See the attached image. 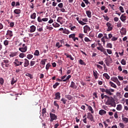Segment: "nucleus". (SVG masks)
Listing matches in <instances>:
<instances>
[{
    "label": "nucleus",
    "mask_w": 128,
    "mask_h": 128,
    "mask_svg": "<svg viewBox=\"0 0 128 128\" xmlns=\"http://www.w3.org/2000/svg\"><path fill=\"white\" fill-rule=\"evenodd\" d=\"M42 22H48V18H43L42 19Z\"/></svg>",
    "instance_id": "774afa93"
},
{
    "label": "nucleus",
    "mask_w": 128,
    "mask_h": 128,
    "mask_svg": "<svg viewBox=\"0 0 128 128\" xmlns=\"http://www.w3.org/2000/svg\"><path fill=\"white\" fill-rule=\"evenodd\" d=\"M103 18H104V20H106V22H108V20H110V18H108V16H105L104 15H103Z\"/></svg>",
    "instance_id": "de8ad7c7"
},
{
    "label": "nucleus",
    "mask_w": 128,
    "mask_h": 128,
    "mask_svg": "<svg viewBox=\"0 0 128 128\" xmlns=\"http://www.w3.org/2000/svg\"><path fill=\"white\" fill-rule=\"evenodd\" d=\"M124 14H122L120 17V20H122V22H124L126 20V16H124Z\"/></svg>",
    "instance_id": "f8f14e48"
},
{
    "label": "nucleus",
    "mask_w": 128,
    "mask_h": 128,
    "mask_svg": "<svg viewBox=\"0 0 128 128\" xmlns=\"http://www.w3.org/2000/svg\"><path fill=\"white\" fill-rule=\"evenodd\" d=\"M122 104H119L117 105V107H116L117 110H122Z\"/></svg>",
    "instance_id": "bb28decb"
},
{
    "label": "nucleus",
    "mask_w": 128,
    "mask_h": 128,
    "mask_svg": "<svg viewBox=\"0 0 128 128\" xmlns=\"http://www.w3.org/2000/svg\"><path fill=\"white\" fill-rule=\"evenodd\" d=\"M37 30L38 32H42V30H44V29L42 28V27H41V28H38Z\"/></svg>",
    "instance_id": "69168bd1"
},
{
    "label": "nucleus",
    "mask_w": 128,
    "mask_h": 128,
    "mask_svg": "<svg viewBox=\"0 0 128 128\" xmlns=\"http://www.w3.org/2000/svg\"><path fill=\"white\" fill-rule=\"evenodd\" d=\"M34 56H40V51H38V50H36L35 52H34Z\"/></svg>",
    "instance_id": "f704fd0d"
},
{
    "label": "nucleus",
    "mask_w": 128,
    "mask_h": 128,
    "mask_svg": "<svg viewBox=\"0 0 128 128\" xmlns=\"http://www.w3.org/2000/svg\"><path fill=\"white\" fill-rule=\"evenodd\" d=\"M79 62H80V64H81V65L86 66V62H84V60H82V59L80 60Z\"/></svg>",
    "instance_id": "c9c22d12"
},
{
    "label": "nucleus",
    "mask_w": 128,
    "mask_h": 128,
    "mask_svg": "<svg viewBox=\"0 0 128 128\" xmlns=\"http://www.w3.org/2000/svg\"><path fill=\"white\" fill-rule=\"evenodd\" d=\"M56 10L57 12H66V9L62 7V8H59L58 7H56Z\"/></svg>",
    "instance_id": "ddd939ff"
},
{
    "label": "nucleus",
    "mask_w": 128,
    "mask_h": 128,
    "mask_svg": "<svg viewBox=\"0 0 128 128\" xmlns=\"http://www.w3.org/2000/svg\"><path fill=\"white\" fill-rule=\"evenodd\" d=\"M26 76H28V78H33L34 77L32 76V75H31L30 74H26Z\"/></svg>",
    "instance_id": "13d9d810"
},
{
    "label": "nucleus",
    "mask_w": 128,
    "mask_h": 128,
    "mask_svg": "<svg viewBox=\"0 0 128 128\" xmlns=\"http://www.w3.org/2000/svg\"><path fill=\"white\" fill-rule=\"evenodd\" d=\"M4 78H0V84H4Z\"/></svg>",
    "instance_id": "680f3d73"
},
{
    "label": "nucleus",
    "mask_w": 128,
    "mask_h": 128,
    "mask_svg": "<svg viewBox=\"0 0 128 128\" xmlns=\"http://www.w3.org/2000/svg\"><path fill=\"white\" fill-rule=\"evenodd\" d=\"M36 30V27L34 25H32L30 26V32H34Z\"/></svg>",
    "instance_id": "2eb2a0df"
},
{
    "label": "nucleus",
    "mask_w": 128,
    "mask_h": 128,
    "mask_svg": "<svg viewBox=\"0 0 128 128\" xmlns=\"http://www.w3.org/2000/svg\"><path fill=\"white\" fill-rule=\"evenodd\" d=\"M83 2H85L86 6H88V4H90V2L88 0H83Z\"/></svg>",
    "instance_id": "8fccbe9b"
},
{
    "label": "nucleus",
    "mask_w": 128,
    "mask_h": 128,
    "mask_svg": "<svg viewBox=\"0 0 128 128\" xmlns=\"http://www.w3.org/2000/svg\"><path fill=\"white\" fill-rule=\"evenodd\" d=\"M120 10L121 12H124V8L122 6H120L119 7Z\"/></svg>",
    "instance_id": "603ef678"
},
{
    "label": "nucleus",
    "mask_w": 128,
    "mask_h": 128,
    "mask_svg": "<svg viewBox=\"0 0 128 128\" xmlns=\"http://www.w3.org/2000/svg\"><path fill=\"white\" fill-rule=\"evenodd\" d=\"M107 48H112V44L111 43H108L106 44Z\"/></svg>",
    "instance_id": "49530a36"
},
{
    "label": "nucleus",
    "mask_w": 128,
    "mask_h": 128,
    "mask_svg": "<svg viewBox=\"0 0 128 128\" xmlns=\"http://www.w3.org/2000/svg\"><path fill=\"white\" fill-rule=\"evenodd\" d=\"M106 52H107L108 54H112V50H110V49H107Z\"/></svg>",
    "instance_id": "bf43d9fd"
},
{
    "label": "nucleus",
    "mask_w": 128,
    "mask_h": 128,
    "mask_svg": "<svg viewBox=\"0 0 128 128\" xmlns=\"http://www.w3.org/2000/svg\"><path fill=\"white\" fill-rule=\"evenodd\" d=\"M70 88H74L75 90H76V88H78V86L76 85V83H74V82L72 81L71 82Z\"/></svg>",
    "instance_id": "f3484780"
},
{
    "label": "nucleus",
    "mask_w": 128,
    "mask_h": 128,
    "mask_svg": "<svg viewBox=\"0 0 128 128\" xmlns=\"http://www.w3.org/2000/svg\"><path fill=\"white\" fill-rule=\"evenodd\" d=\"M54 104L55 106L57 108V110H60V105H58V101H54Z\"/></svg>",
    "instance_id": "393cba45"
},
{
    "label": "nucleus",
    "mask_w": 128,
    "mask_h": 128,
    "mask_svg": "<svg viewBox=\"0 0 128 128\" xmlns=\"http://www.w3.org/2000/svg\"><path fill=\"white\" fill-rule=\"evenodd\" d=\"M84 34H78V38H81V40H82L84 38Z\"/></svg>",
    "instance_id": "c03bdc74"
},
{
    "label": "nucleus",
    "mask_w": 128,
    "mask_h": 128,
    "mask_svg": "<svg viewBox=\"0 0 128 128\" xmlns=\"http://www.w3.org/2000/svg\"><path fill=\"white\" fill-rule=\"evenodd\" d=\"M14 12L16 14H20L22 12V10L20 9H16L14 10Z\"/></svg>",
    "instance_id": "6ab92c4d"
},
{
    "label": "nucleus",
    "mask_w": 128,
    "mask_h": 128,
    "mask_svg": "<svg viewBox=\"0 0 128 128\" xmlns=\"http://www.w3.org/2000/svg\"><path fill=\"white\" fill-rule=\"evenodd\" d=\"M36 64V61H31L30 62V66H34Z\"/></svg>",
    "instance_id": "3c124183"
},
{
    "label": "nucleus",
    "mask_w": 128,
    "mask_h": 128,
    "mask_svg": "<svg viewBox=\"0 0 128 128\" xmlns=\"http://www.w3.org/2000/svg\"><path fill=\"white\" fill-rule=\"evenodd\" d=\"M58 6L59 8H64V4L60 3L58 4Z\"/></svg>",
    "instance_id": "09e8293b"
},
{
    "label": "nucleus",
    "mask_w": 128,
    "mask_h": 128,
    "mask_svg": "<svg viewBox=\"0 0 128 128\" xmlns=\"http://www.w3.org/2000/svg\"><path fill=\"white\" fill-rule=\"evenodd\" d=\"M36 12L33 13L30 16V18H32V20H36Z\"/></svg>",
    "instance_id": "4be33fe9"
},
{
    "label": "nucleus",
    "mask_w": 128,
    "mask_h": 128,
    "mask_svg": "<svg viewBox=\"0 0 128 128\" xmlns=\"http://www.w3.org/2000/svg\"><path fill=\"white\" fill-rule=\"evenodd\" d=\"M55 98L54 100H60V92H57L54 94Z\"/></svg>",
    "instance_id": "1a4fd4ad"
},
{
    "label": "nucleus",
    "mask_w": 128,
    "mask_h": 128,
    "mask_svg": "<svg viewBox=\"0 0 128 128\" xmlns=\"http://www.w3.org/2000/svg\"><path fill=\"white\" fill-rule=\"evenodd\" d=\"M37 20L38 22H42V18H40V16H38Z\"/></svg>",
    "instance_id": "e2e57ef3"
},
{
    "label": "nucleus",
    "mask_w": 128,
    "mask_h": 128,
    "mask_svg": "<svg viewBox=\"0 0 128 128\" xmlns=\"http://www.w3.org/2000/svg\"><path fill=\"white\" fill-rule=\"evenodd\" d=\"M118 79V78L116 77H112L111 78V80L112 82H116Z\"/></svg>",
    "instance_id": "4c0bfd02"
},
{
    "label": "nucleus",
    "mask_w": 128,
    "mask_h": 128,
    "mask_svg": "<svg viewBox=\"0 0 128 128\" xmlns=\"http://www.w3.org/2000/svg\"><path fill=\"white\" fill-rule=\"evenodd\" d=\"M106 26H108L107 32H110V30H112V24L108 22Z\"/></svg>",
    "instance_id": "9d476101"
},
{
    "label": "nucleus",
    "mask_w": 128,
    "mask_h": 128,
    "mask_svg": "<svg viewBox=\"0 0 128 128\" xmlns=\"http://www.w3.org/2000/svg\"><path fill=\"white\" fill-rule=\"evenodd\" d=\"M121 30L123 34H126V30L124 28H122Z\"/></svg>",
    "instance_id": "4d7b16f0"
},
{
    "label": "nucleus",
    "mask_w": 128,
    "mask_h": 128,
    "mask_svg": "<svg viewBox=\"0 0 128 128\" xmlns=\"http://www.w3.org/2000/svg\"><path fill=\"white\" fill-rule=\"evenodd\" d=\"M109 84H110V86L112 88H116V85L114 84V83L112 82V81H110L109 82Z\"/></svg>",
    "instance_id": "412c9836"
},
{
    "label": "nucleus",
    "mask_w": 128,
    "mask_h": 128,
    "mask_svg": "<svg viewBox=\"0 0 128 128\" xmlns=\"http://www.w3.org/2000/svg\"><path fill=\"white\" fill-rule=\"evenodd\" d=\"M87 114V118H89L91 122H94V116H92V114H91L90 112H88Z\"/></svg>",
    "instance_id": "6e6552de"
},
{
    "label": "nucleus",
    "mask_w": 128,
    "mask_h": 128,
    "mask_svg": "<svg viewBox=\"0 0 128 128\" xmlns=\"http://www.w3.org/2000/svg\"><path fill=\"white\" fill-rule=\"evenodd\" d=\"M103 76L106 78V80H110V76L107 73H104L103 74Z\"/></svg>",
    "instance_id": "cd10ccee"
},
{
    "label": "nucleus",
    "mask_w": 128,
    "mask_h": 128,
    "mask_svg": "<svg viewBox=\"0 0 128 128\" xmlns=\"http://www.w3.org/2000/svg\"><path fill=\"white\" fill-rule=\"evenodd\" d=\"M96 48H97V50H100L102 52L104 49V47H102V46H101L100 47H97Z\"/></svg>",
    "instance_id": "79ce46f5"
},
{
    "label": "nucleus",
    "mask_w": 128,
    "mask_h": 128,
    "mask_svg": "<svg viewBox=\"0 0 128 128\" xmlns=\"http://www.w3.org/2000/svg\"><path fill=\"white\" fill-rule=\"evenodd\" d=\"M122 120H123L124 122V124H128V118H122Z\"/></svg>",
    "instance_id": "e433bc0d"
},
{
    "label": "nucleus",
    "mask_w": 128,
    "mask_h": 128,
    "mask_svg": "<svg viewBox=\"0 0 128 128\" xmlns=\"http://www.w3.org/2000/svg\"><path fill=\"white\" fill-rule=\"evenodd\" d=\"M26 54H25L24 53H21L19 54V58H24V56H26Z\"/></svg>",
    "instance_id": "2f4dec72"
},
{
    "label": "nucleus",
    "mask_w": 128,
    "mask_h": 128,
    "mask_svg": "<svg viewBox=\"0 0 128 128\" xmlns=\"http://www.w3.org/2000/svg\"><path fill=\"white\" fill-rule=\"evenodd\" d=\"M16 54L17 53L16 52H12L10 54V58H14V56H16Z\"/></svg>",
    "instance_id": "c85d7f7f"
},
{
    "label": "nucleus",
    "mask_w": 128,
    "mask_h": 128,
    "mask_svg": "<svg viewBox=\"0 0 128 128\" xmlns=\"http://www.w3.org/2000/svg\"><path fill=\"white\" fill-rule=\"evenodd\" d=\"M50 66H52V65H50V63H48L46 66V70H48L50 69Z\"/></svg>",
    "instance_id": "58836bf2"
},
{
    "label": "nucleus",
    "mask_w": 128,
    "mask_h": 128,
    "mask_svg": "<svg viewBox=\"0 0 128 128\" xmlns=\"http://www.w3.org/2000/svg\"><path fill=\"white\" fill-rule=\"evenodd\" d=\"M93 76L95 80H98V72L96 70L93 72Z\"/></svg>",
    "instance_id": "aec40b11"
},
{
    "label": "nucleus",
    "mask_w": 128,
    "mask_h": 128,
    "mask_svg": "<svg viewBox=\"0 0 128 128\" xmlns=\"http://www.w3.org/2000/svg\"><path fill=\"white\" fill-rule=\"evenodd\" d=\"M46 60H48V59H42V60L40 62V68H44V66H46Z\"/></svg>",
    "instance_id": "20e7f679"
},
{
    "label": "nucleus",
    "mask_w": 128,
    "mask_h": 128,
    "mask_svg": "<svg viewBox=\"0 0 128 128\" xmlns=\"http://www.w3.org/2000/svg\"><path fill=\"white\" fill-rule=\"evenodd\" d=\"M14 64L15 66H22L24 62L18 60V59H15V61L14 62Z\"/></svg>",
    "instance_id": "39448f33"
},
{
    "label": "nucleus",
    "mask_w": 128,
    "mask_h": 128,
    "mask_svg": "<svg viewBox=\"0 0 128 128\" xmlns=\"http://www.w3.org/2000/svg\"><path fill=\"white\" fill-rule=\"evenodd\" d=\"M6 36H9V38H12V36H14V33L12 32V31L10 30H8L7 31V33L6 34Z\"/></svg>",
    "instance_id": "9b49d317"
},
{
    "label": "nucleus",
    "mask_w": 128,
    "mask_h": 128,
    "mask_svg": "<svg viewBox=\"0 0 128 128\" xmlns=\"http://www.w3.org/2000/svg\"><path fill=\"white\" fill-rule=\"evenodd\" d=\"M84 40L86 42H92V40H90L88 37H85L84 38Z\"/></svg>",
    "instance_id": "a18cd8bd"
},
{
    "label": "nucleus",
    "mask_w": 128,
    "mask_h": 128,
    "mask_svg": "<svg viewBox=\"0 0 128 128\" xmlns=\"http://www.w3.org/2000/svg\"><path fill=\"white\" fill-rule=\"evenodd\" d=\"M100 90L102 92H106V94H109V96H114V93L112 92H114V90L112 88L106 90L104 88H100Z\"/></svg>",
    "instance_id": "f03ea898"
},
{
    "label": "nucleus",
    "mask_w": 128,
    "mask_h": 128,
    "mask_svg": "<svg viewBox=\"0 0 128 128\" xmlns=\"http://www.w3.org/2000/svg\"><path fill=\"white\" fill-rule=\"evenodd\" d=\"M78 22H79V24H80L82 26H84V24H86V22H82V20H79Z\"/></svg>",
    "instance_id": "6e6d98bb"
},
{
    "label": "nucleus",
    "mask_w": 128,
    "mask_h": 128,
    "mask_svg": "<svg viewBox=\"0 0 128 128\" xmlns=\"http://www.w3.org/2000/svg\"><path fill=\"white\" fill-rule=\"evenodd\" d=\"M10 62V60H3V62H2V66H5V68H8L10 64H8Z\"/></svg>",
    "instance_id": "423d86ee"
},
{
    "label": "nucleus",
    "mask_w": 128,
    "mask_h": 128,
    "mask_svg": "<svg viewBox=\"0 0 128 128\" xmlns=\"http://www.w3.org/2000/svg\"><path fill=\"white\" fill-rule=\"evenodd\" d=\"M65 98H68V100H72V96L70 94L66 95Z\"/></svg>",
    "instance_id": "a878e982"
},
{
    "label": "nucleus",
    "mask_w": 128,
    "mask_h": 128,
    "mask_svg": "<svg viewBox=\"0 0 128 128\" xmlns=\"http://www.w3.org/2000/svg\"><path fill=\"white\" fill-rule=\"evenodd\" d=\"M24 60V67L26 68L27 66H28V65L30 64V61L26 58H25Z\"/></svg>",
    "instance_id": "dca6fc26"
},
{
    "label": "nucleus",
    "mask_w": 128,
    "mask_h": 128,
    "mask_svg": "<svg viewBox=\"0 0 128 128\" xmlns=\"http://www.w3.org/2000/svg\"><path fill=\"white\" fill-rule=\"evenodd\" d=\"M52 26H54V28H58L60 26V24H58V23L56 22L54 24H52Z\"/></svg>",
    "instance_id": "c756f323"
},
{
    "label": "nucleus",
    "mask_w": 128,
    "mask_h": 128,
    "mask_svg": "<svg viewBox=\"0 0 128 128\" xmlns=\"http://www.w3.org/2000/svg\"><path fill=\"white\" fill-rule=\"evenodd\" d=\"M19 50L22 52H26L28 50V46L20 48H19Z\"/></svg>",
    "instance_id": "4468645a"
},
{
    "label": "nucleus",
    "mask_w": 128,
    "mask_h": 128,
    "mask_svg": "<svg viewBox=\"0 0 128 128\" xmlns=\"http://www.w3.org/2000/svg\"><path fill=\"white\" fill-rule=\"evenodd\" d=\"M88 109L90 112H91L92 114H94V109H92V106H88Z\"/></svg>",
    "instance_id": "473e14b6"
},
{
    "label": "nucleus",
    "mask_w": 128,
    "mask_h": 128,
    "mask_svg": "<svg viewBox=\"0 0 128 128\" xmlns=\"http://www.w3.org/2000/svg\"><path fill=\"white\" fill-rule=\"evenodd\" d=\"M90 28L88 26L86 25L84 27V34H88V32H90Z\"/></svg>",
    "instance_id": "0eeeda50"
},
{
    "label": "nucleus",
    "mask_w": 128,
    "mask_h": 128,
    "mask_svg": "<svg viewBox=\"0 0 128 128\" xmlns=\"http://www.w3.org/2000/svg\"><path fill=\"white\" fill-rule=\"evenodd\" d=\"M106 114V111L104 110H100L99 111V114H100V116H104V114Z\"/></svg>",
    "instance_id": "a211bd4d"
},
{
    "label": "nucleus",
    "mask_w": 128,
    "mask_h": 128,
    "mask_svg": "<svg viewBox=\"0 0 128 128\" xmlns=\"http://www.w3.org/2000/svg\"><path fill=\"white\" fill-rule=\"evenodd\" d=\"M106 104L107 106H113L116 108V102H114V99L112 98V97H110L107 100Z\"/></svg>",
    "instance_id": "f257e3e1"
},
{
    "label": "nucleus",
    "mask_w": 128,
    "mask_h": 128,
    "mask_svg": "<svg viewBox=\"0 0 128 128\" xmlns=\"http://www.w3.org/2000/svg\"><path fill=\"white\" fill-rule=\"evenodd\" d=\"M10 28H14V22H11L10 24Z\"/></svg>",
    "instance_id": "052dcab7"
},
{
    "label": "nucleus",
    "mask_w": 128,
    "mask_h": 128,
    "mask_svg": "<svg viewBox=\"0 0 128 128\" xmlns=\"http://www.w3.org/2000/svg\"><path fill=\"white\" fill-rule=\"evenodd\" d=\"M26 58H28V60H32V58H34V56L32 54H28L27 55Z\"/></svg>",
    "instance_id": "7c9ffc66"
},
{
    "label": "nucleus",
    "mask_w": 128,
    "mask_h": 128,
    "mask_svg": "<svg viewBox=\"0 0 128 128\" xmlns=\"http://www.w3.org/2000/svg\"><path fill=\"white\" fill-rule=\"evenodd\" d=\"M114 118H118V112H115L114 114Z\"/></svg>",
    "instance_id": "338daca9"
},
{
    "label": "nucleus",
    "mask_w": 128,
    "mask_h": 128,
    "mask_svg": "<svg viewBox=\"0 0 128 128\" xmlns=\"http://www.w3.org/2000/svg\"><path fill=\"white\" fill-rule=\"evenodd\" d=\"M58 86H60V83L56 82L55 84L53 85L54 88H56Z\"/></svg>",
    "instance_id": "37998d69"
},
{
    "label": "nucleus",
    "mask_w": 128,
    "mask_h": 128,
    "mask_svg": "<svg viewBox=\"0 0 128 128\" xmlns=\"http://www.w3.org/2000/svg\"><path fill=\"white\" fill-rule=\"evenodd\" d=\"M67 100H68L64 99V98H62L61 99V100H60V102H62V104H66V101H67Z\"/></svg>",
    "instance_id": "ea45409f"
},
{
    "label": "nucleus",
    "mask_w": 128,
    "mask_h": 128,
    "mask_svg": "<svg viewBox=\"0 0 128 128\" xmlns=\"http://www.w3.org/2000/svg\"><path fill=\"white\" fill-rule=\"evenodd\" d=\"M111 40H112V42H114L116 40H118V38H116L115 36H112L111 39Z\"/></svg>",
    "instance_id": "5fc2aeb1"
},
{
    "label": "nucleus",
    "mask_w": 128,
    "mask_h": 128,
    "mask_svg": "<svg viewBox=\"0 0 128 128\" xmlns=\"http://www.w3.org/2000/svg\"><path fill=\"white\" fill-rule=\"evenodd\" d=\"M50 122H54V120H58V116L56 115V114L50 112Z\"/></svg>",
    "instance_id": "7ed1b4c3"
},
{
    "label": "nucleus",
    "mask_w": 128,
    "mask_h": 128,
    "mask_svg": "<svg viewBox=\"0 0 128 128\" xmlns=\"http://www.w3.org/2000/svg\"><path fill=\"white\" fill-rule=\"evenodd\" d=\"M16 82H18V78H13L11 82V84H12V85L14 84H16Z\"/></svg>",
    "instance_id": "b1692460"
},
{
    "label": "nucleus",
    "mask_w": 128,
    "mask_h": 128,
    "mask_svg": "<svg viewBox=\"0 0 128 128\" xmlns=\"http://www.w3.org/2000/svg\"><path fill=\"white\" fill-rule=\"evenodd\" d=\"M75 36H76V34H72L69 36V38H72L74 40Z\"/></svg>",
    "instance_id": "72a5a7b5"
},
{
    "label": "nucleus",
    "mask_w": 128,
    "mask_h": 128,
    "mask_svg": "<svg viewBox=\"0 0 128 128\" xmlns=\"http://www.w3.org/2000/svg\"><path fill=\"white\" fill-rule=\"evenodd\" d=\"M86 14L87 15V16H88V18H92V12H90V10H87L86 11Z\"/></svg>",
    "instance_id": "5701e85b"
},
{
    "label": "nucleus",
    "mask_w": 128,
    "mask_h": 128,
    "mask_svg": "<svg viewBox=\"0 0 128 128\" xmlns=\"http://www.w3.org/2000/svg\"><path fill=\"white\" fill-rule=\"evenodd\" d=\"M46 108H44L42 110V114H46Z\"/></svg>",
    "instance_id": "0e129e2a"
},
{
    "label": "nucleus",
    "mask_w": 128,
    "mask_h": 128,
    "mask_svg": "<svg viewBox=\"0 0 128 128\" xmlns=\"http://www.w3.org/2000/svg\"><path fill=\"white\" fill-rule=\"evenodd\" d=\"M4 44L6 46H8V40H5L4 42Z\"/></svg>",
    "instance_id": "864d4df0"
},
{
    "label": "nucleus",
    "mask_w": 128,
    "mask_h": 128,
    "mask_svg": "<svg viewBox=\"0 0 128 128\" xmlns=\"http://www.w3.org/2000/svg\"><path fill=\"white\" fill-rule=\"evenodd\" d=\"M121 64H122V66H126V60L124 59H122L121 60Z\"/></svg>",
    "instance_id": "a19ab883"
}]
</instances>
